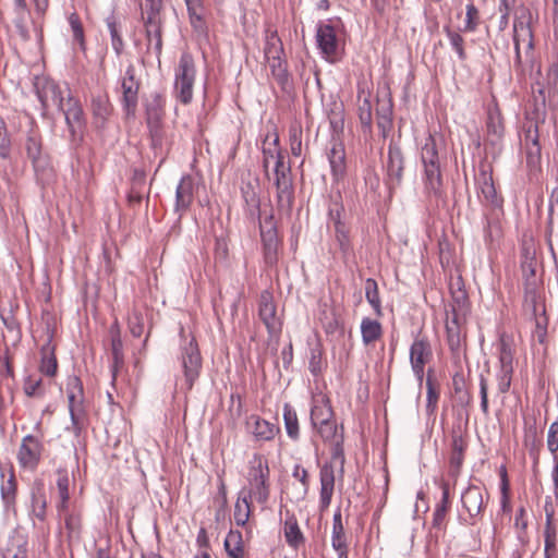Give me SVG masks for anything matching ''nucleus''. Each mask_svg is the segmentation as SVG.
Instances as JSON below:
<instances>
[{
    "label": "nucleus",
    "instance_id": "obj_24",
    "mask_svg": "<svg viewBox=\"0 0 558 558\" xmlns=\"http://www.w3.org/2000/svg\"><path fill=\"white\" fill-rule=\"evenodd\" d=\"M260 238L263 243L264 259L268 266H272L278 260V235L272 217L265 219L260 225Z\"/></svg>",
    "mask_w": 558,
    "mask_h": 558
},
{
    "label": "nucleus",
    "instance_id": "obj_26",
    "mask_svg": "<svg viewBox=\"0 0 558 558\" xmlns=\"http://www.w3.org/2000/svg\"><path fill=\"white\" fill-rule=\"evenodd\" d=\"M246 425L256 441H270L280 432L278 425L258 415H251L246 421Z\"/></svg>",
    "mask_w": 558,
    "mask_h": 558
},
{
    "label": "nucleus",
    "instance_id": "obj_21",
    "mask_svg": "<svg viewBox=\"0 0 558 558\" xmlns=\"http://www.w3.org/2000/svg\"><path fill=\"white\" fill-rule=\"evenodd\" d=\"M44 446L38 437L31 434L23 437L17 451L21 468L34 471L40 462Z\"/></svg>",
    "mask_w": 558,
    "mask_h": 558
},
{
    "label": "nucleus",
    "instance_id": "obj_15",
    "mask_svg": "<svg viewBox=\"0 0 558 558\" xmlns=\"http://www.w3.org/2000/svg\"><path fill=\"white\" fill-rule=\"evenodd\" d=\"M258 316L265 325L270 338L279 336L282 328V322L277 314L274 295L269 290L260 292L258 299Z\"/></svg>",
    "mask_w": 558,
    "mask_h": 558
},
{
    "label": "nucleus",
    "instance_id": "obj_42",
    "mask_svg": "<svg viewBox=\"0 0 558 558\" xmlns=\"http://www.w3.org/2000/svg\"><path fill=\"white\" fill-rule=\"evenodd\" d=\"M283 422L288 436L296 440L300 436L298 415L294 409L286 403L283 407Z\"/></svg>",
    "mask_w": 558,
    "mask_h": 558
},
{
    "label": "nucleus",
    "instance_id": "obj_29",
    "mask_svg": "<svg viewBox=\"0 0 558 558\" xmlns=\"http://www.w3.org/2000/svg\"><path fill=\"white\" fill-rule=\"evenodd\" d=\"M546 242L550 254L557 264L558 262V201L550 204L548 209L547 226L545 230Z\"/></svg>",
    "mask_w": 558,
    "mask_h": 558
},
{
    "label": "nucleus",
    "instance_id": "obj_57",
    "mask_svg": "<svg viewBox=\"0 0 558 558\" xmlns=\"http://www.w3.org/2000/svg\"><path fill=\"white\" fill-rule=\"evenodd\" d=\"M512 352L510 347L501 342L500 344V351H499V363H500V369L499 371H511L513 372L512 367Z\"/></svg>",
    "mask_w": 558,
    "mask_h": 558
},
{
    "label": "nucleus",
    "instance_id": "obj_44",
    "mask_svg": "<svg viewBox=\"0 0 558 558\" xmlns=\"http://www.w3.org/2000/svg\"><path fill=\"white\" fill-rule=\"evenodd\" d=\"M58 363L53 354V350L49 343L41 348V363L40 372L47 376H54L57 373Z\"/></svg>",
    "mask_w": 558,
    "mask_h": 558
},
{
    "label": "nucleus",
    "instance_id": "obj_25",
    "mask_svg": "<svg viewBox=\"0 0 558 558\" xmlns=\"http://www.w3.org/2000/svg\"><path fill=\"white\" fill-rule=\"evenodd\" d=\"M522 146L526 154V162L530 167H537L542 159V148L539 144V133L536 123L530 122L524 125V136Z\"/></svg>",
    "mask_w": 558,
    "mask_h": 558
},
{
    "label": "nucleus",
    "instance_id": "obj_23",
    "mask_svg": "<svg viewBox=\"0 0 558 558\" xmlns=\"http://www.w3.org/2000/svg\"><path fill=\"white\" fill-rule=\"evenodd\" d=\"M60 110L64 113L65 122L72 138H81L85 120L80 101L69 95L66 101L63 102V109Z\"/></svg>",
    "mask_w": 558,
    "mask_h": 558
},
{
    "label": "nucleus",
    "instance_id": "obj_20",
    "mask_svg": "<svg viewBox=\"0 0 558 558\" xmlns=\"http://www.w3.org/2000/svg\"><path fill=\"white\" fill-rule=\"evenodd\" d=\"M34 86L43 113L52 106L63 109L64 97L60 86L54 81L46 77L37 78Z\"/></svg>",
    "mask_w": 558,
    "mask_h": 558
},
{
    "label": "nucleus",
    "instance_id": "obj_64",
    "mask_svg": "<svg viewBox=\"0 0 558 558\" xmlns=\"http://www.w3.org/2000/svg\"><path fill=\"white\" fill-rule=\"evenodd\" d=\"M512 373L511 371H499L497 373V387L500 393H506L510 389Z\"/></svg>",
    "mask_w": 558,
    "mask_h": 558
},
{
    "label": "nucleus",
    "instance_id": "obj_53",
    "mask_svg": "<svg viewBox=\"0 0 558 558\" xmlns=\"http://www.w3.org/2000/svg\"><path fill=\"white\" fill-rule=\"evenodd\" d=\"M289 142L291 154L299 157L302 153V129L299 125H292L289 130Z\"/></svg>",
    "mask_w": 558,
    "mask_h": 558
},
{
    "label": "nucleus",
    "instance_id": "obj_35",
    "mask_svg": "<svg viewBox=\"0 0 558 558\" xmlns=\"http://www.w3.org/2000/svg\"><path fill=\"white\" fill-rule=\"evenodd\" d=\"M465 448L466 442L463 437L461 435H453L449 461V475L453 478H457L460 474V470L464 460Z\"/></svg>",
    "mask_w": 558,
    "mask_h": 558
},
{
    "label": "nucleus",
    "instance_id": "obj_7",
    "mask_svg": "<svg viewBox=\"0 0 558 558\" xmlns=\"http://www.w3.org/2000/svg\"><path fill=\"white\" fill-rule=\"evenodd\" d=\"M264 53L274 78L284 88L289 82V72L283 45L276 31L267 34Z\"/></svg>",
    "mask_w": 558,
    "mask_h": 558
},
{
    "label": "nucleus",
    "instance_id": "obj_22",
    "mask_svg": "<svg viewBox=\"0 0 558 558\" xmlns=\"http://www.w3.org/2000/svg\"><path fill=\"white\" fill-rule=\"evenodd\" d=\"M465 324V316L462 313L453 312L447 313L446 318V332H447V342L450 351L459 355L461 353L463 342H464V333L463 326Z\"/></svg>",
    "mask_w": 558,
    "mask_h": 558
},
{
    "label": "nucleus",
    "instance_id": "obj_37",
    "mask_svg": "<svg viewBox=\"0 0 558 558\" xmlns=\"http://www.w3.org/2000/svg\"><path fill=\"white\" fill-rule=\"evenodd\" d=\"M331 546L338 554L348 553V544L342 523L341 511L338 509L332 517Z\"/></svg>",
    "mask_w": 558,
    "mask_h": 558
},
{
    "label": "nucleus",
    "instance_id": "obj_62",
    "mask_svg": "<svg viewBox=\"0 0 558 558\" xmlns=\"http://www.w3.org/2000/svg\"><path fill=\"white\" fill-rule=\"evenodd\" d=\"M480 397H481V410L484 415L489 414L488 408V381L487 378L481 374L480 375Z\"/></svg>",
    "mask_w": 558,
    "mask_h": 558
},
{
    "label": "nucleus",
    "instance_id": "obj_48",
    "mask_svg": "<svg viewBox=\"0 0 558 558\" xmlns=\"http://www.w3.org/2000/svg\"><path fill=\"white\" fill-rule=\"evenodd\" d=\"M92 110L96 119L101 122L106 121L110 116L111 106L107 96H97L92 100Z\"/></svg>",
    "mask_w": 558,
    "mask_h": 558
},
{
    "label": "nucleus",
    "instance_id": "obj_47",
    "mask_svg": "<svg viewBox=\"0 0 558 558\" xmlns=\"http://www.w3.org/2000/svg\"><path fill=\"white\" fill-rule=\"evenodd\" d=\"M69 476L65 472H59L58 473V480H57V488L58 494L60 498V502L58 504V510L59 512H63L68 508L69 502Z\"/></svg>",
    "mask_w": 558,
    "mask_h": 558
},
{
    "label": "nucleus",
    "instance_id": "obj_13",
    "mask_svg": "<svg viewBox=\"0 0 558 558\" xmlns=\"http://www.w3.org/2000/svg\"><path fill=\"white\" fill-rule=\"evenodd\" d=\"M533 99L535 110L554 107L558 104V69L550 68L546 74V84L537 82L533 86Z\"/></svg>",
    "mask_w": 558,
    "mask_h": 558
},
{
    "label": "nucleus",
    "instance_id": "obj_8",
    "mask_svg": "<svg viewBox=\"0 0 558 558\" xmlns=\"http://www.w3.org/2000/svg\"><path fill=\"white\" fill-rule=\"evenodd\" d=\"M485 146L486 151L494 158L502 150L505 137V120L496 101L487 107Z\"/></svg>",
    "mask_w": 558,
    "mask_h": 558
},
{
    "label": "nucleus",
    "instance_id": "obj_9",
    "mask_svg": "<svg viewBox=\"0 0 558 558\" xmlns=\"http://www.w3.org/2000/svg\"><path fill=\"white\" fill-rule=\"evenodd\" d=\"M146 2L149 3V11L147 12V17L145 20L147 53L153 51L158 60V63L160 64L162 35L159 9L161 0H146Z\"/></svg>",
    "mask_w": 558,
    "mask_h": 558
},
{
    "label": "nucleus",
    "instance_id": "obj_28",
    "mask_svg": "<svg viewBox=\"0 0 558 558\" xmlns=\"http://www.w3.org/2000/svg\"><path fill=\"white\" fill-rule=\"evenodd\" d=\"M331 174L335 181L343 179L347 171L345 150L341 142L333 140L327 153Z\"/></svg>",
    "mask_w": 558,
    "mask_h": 558
},
{
    "label": "nucleus",
    "instance_id": "obj_33",
    "mask_svg": "<svg viewBox=\"0 0 558 558\" xmlns=\"http://www.w3.org/2000/svg\"><path fill=\"white\" fill-rule=\"evenodd\" d=\"M25 150L31 159L35 171H39L46 167V159L41 153V140L37 132L31 131L26 137Z\"/></svg>",
    "mask_w": 558,
    "mask_h": 558
},
{
    "label": "nucleus",
    "instance_id": "obj_19",
    "mask_svg": "<svg viewBox=\"0 0 558 558\" xmlns=\"http://www.w3.org/2000/svg\"><path fill=\"white\" fill-rule=\"evenodd\" d=\"M530 22L531 13L527 9H522L520 15L515 16L513 21V43L517 63H521V45H524L527 51L533 49V32Z\"/></svg>",
    "mask_w": 558,
    "mask_h": 558
},
{
    "label": "nucleus",
    "instance_id": "obj_17",
    "mask_svg": "<svg viewBox=\"0 0 558 558\" xmlns=\"http://www.w3.org/2000/svg\"><path fill=\"white\" fill-rule=\"evenodd\" d=\"M136 69L133 63L126 66L120 80L121 102L126 116H134L138 104L140 81L135 77Z\"/></svg>",
    "mask_w": 558,
    "mask_h": 558
},
{
    "label": "nucleus",
    "instance_id": "obj_63",
    "mask_svg": "<svg viewBox=\"0 0 558 558\" xmlns=\"http://www.w3.org/2000/svg\"><path fill=\"white\" fill-rule=\"evenodd\" d=\"M466 294L464 291H460L457 295L453 296V302L450 305V310L447 313L458 312L462 313L463 316H466L468 306H466Z\"/></svg>",
    "mask_w": 558,
    "mask_h": 558
},
{
    "label": "nucleus",
    "instance_id": "obj_27",
    "mask_svg": "<svg viewBox=\"0 0 558 558\" xmlns=\"http://www.w3.org/2000/svg\"><path fill=\"white\" fill-rule=\"evenodd\" d=\"M195 184L191 175H184L180 180L175 190L174 210L182 215L193 203Z\"/></svg>",
    "mask_w": 558,
    "mask_h": 558
},
{
    "label": "nucleus",
    "instance_id": "obj_18",
    "mask_svg": "<svg viewBox=\"0 0 558 558\" xmlns=\"http://www.w3.org/2000/svg\"><path fill=\"white\" fill-rule=\"evenodd\" d=\"M487 500L488 494L486 493L485 497V489L476 485H470L462 493L461 502L463 509L468 513V519H465V522L469 525H474L481 518Z\"/></svg>",
    "mask_w": 558,
    "mask_h": 558
},
{
    "label": "nucleus",
    "instance_id": "obj_12",
    "mask_svg": "<svg viewBox=\"0 0 558 558\" xmlns=\"http://www.w3.org/2000/svg\"><path fill=\"white\" fill-rule=\"evenodd\" d=\"M476 185L482 203L489 207L490 211H502L504 198L496 190L490 168L481 167Z\"/></svg>",
    "mask_w": 558,
    "mask_h": 558
},
{
    "label": "nucleus",
    "instance_id": "obj_58",
    "mask_svg": "<svg viewBox=\"0 0 558 558\" xmlns=\"http://www.w3.org/2000/svg\"><path fill=\"white\" fill-rule=\"evenodd\" d=\"M69 24L73 33V39L81 46H84V31L80 17L76 14H71Z\"/></svg>",
    "mask_w": 558,
    "mask_h": 558
},
{
    "label": "nucleus",
    "instance_id": "obj_30",
    "mask_svg": "<svg viewBox=\"0 0 558 558\" xmlns=\"http://www.w3.org/2000/svg\"><path fill=\"white\" fill-rule=\"evenodd\" d=\"M333 418V411L329 399L325 395H318L313 398L311 408V423L315 427Z\"/></svg>",
    "mask_w": 558,
    "mask_h": 558
},
{
    "label": "nucleus",
    "instance_id": "obj_45",
    "mask_svg": "<svg viewBox=\"0 0 558 558\" xmlns=\"http://www.w3.org/2000/svg\"><path fill=\"white\" fill-rule=\"evenodd\" d=\"M1 498L5 509L13 508L16 499V481L13 473L1 485Z\"/></svg>",
    "mask_w": 558,
    "mask_h": 558
},
{
    "label": "nucleus",
    "instance_id": "obj_32",
    "mask_svg": "<svg viewBox=\"0 0 558 558\" xmlns=\"http://www.w3.org/2000/svg\"><path fill=\"white\" fill-rule=\"evenodd\" d=\"M14 2V19L13 25L20 38L23 41H27L31 38L28 23L31 21V13L27 8V3L25 0L22 2Z\"/></svg>",
    "mask_w": 558,
    "mask_h": 558
},
{
    "label": "nucleus",
    "instance_id": "obj_59",
    "mask_svg": "<svg viewBox=\"0 0 558 558\" xmlns=\"http://www.w3.org/2000/svg\"><path fill=\"white\" fill-rule=\"evenodd\" d=\"M547 449L554 456L558 451V421L553 422L547 432Z\"/></svg>",
    "mask_w": 558,
    "mask_h": 558
},
{
    "label": "nucleus",
    "instance_id": "obj_46",
    "mask_svg": "<svg viewBox=\"0 0 558 558\" xmlns=\"http://www.w3.org/2000/svg\"><path fill=\"white\" fill-rule=\"evenodd\" d=\"M365 296L377 315H381V302L376 280L367 278L365 281Z\"/></svg>",
    "mask_w": 558,
    "mask_h": 558
},
{
    "label": "nucleus",
    "instance_id": "obj_1",
    "mask_svg": "<svg viewBox=\"0 0 558 558\" xmlns=\"http://www.w3.org/2000/svg\"><path fill=\"white\" fill-rule=\"evenodd\" d=\"M441 142V137L437 138L435 135L428 134L421 147L420 160L423 168V192L428 199L438 201L445 195L439 153Z\"/></svg>",
    "mask_w": 558,
    "mask_h": 558
},
{
    "label": "nucleus",
    "instance_id": "obj_10",
    "mask_svg": "<svg viewBox=\"0 0 558 558\" xmlns=\"http://www.w3.org/2000/svg\"><path fill=\"white\" fill-rule=\"evenodd\" d=\"M433 360V349L426 336L418 333L410 345V365L418 386L425 376V366Z\"/></svg>",
    "mask_w": 558,
    "mask_h": 558
},
{
    "label": "nucleus",
    "instance_id": "obj_16",
    "mask_svg": "<svg viewBox=\"0 0 558 558\" xmlns=\"http://www.w3.org/2000/svg\"><path fill=\"white\" fill-rule=\"evenodd\" d=\"M181 365L184 373V379L187 390H191L194 383L199 377L202 369V356L198 345L194 339H191L182 347Z\"/></svg>",
    "mask_w": 558,
    "mask_h": 558
},
{
    "label": "nucleus",
    "instance_id": "obj_40",
    "mask_svg": "<svg viewBox=\"0 0 558 558\" xmlns=\"http://www.w3.org/2000/svg\"><path fill=\"white\" fill-rule=\"evenodd\" d=\"M225 549L231 558H244L242 534L239 531H230L225 539Z\"/></svg>",
    "mask_w": 558,
    "mask_h": 558
},
{
    "label": "nucleus",
    "instance_id": "obj_54",
    "mask_svg": "<svg viewBox=\"0 0 558 558\" xmlns=\"http://www.w3.org/2000/svg\"><path fill=\"white\" fill-rule=\"evenodd\" d=\"M65 529L69 538H80L82 530L81 515L77 513H70L65 517Z\"/></svg>",
    "mask_w": 558,
    "mask_h": 558
},
{
    "label": "nucleus",
    "instance_id": "obj_38",
    "mask_svg": "<svg viewBox=\"0 0 558 558\" xmlns=\"http://www.w3.org/2000/svg\"><path fill=\"white\" fill-rule=\"evenodd\" d=\"M361 335L365 345L375 342L383 335L380 323L369 317H364L361 322Z\"/></svg>",
    "mask_w": 558,
    "mask_h": 558
},
{
    "label": "nucleus",
    "instance_id": "obj_2",
    "mask_svg": "<svg viewBox=\"0 0 558 558\" xmlns=\"http://www.w3.org/2000/svg\"><path fill=\"white\" fill-rule=\"evenodd\" d=\"M264 168L268 169L271 159H275L274 177L275 186L277 190V203L281 209L290 210L294 201V191L291 179L290 167H287L283 161V156L280 150L275 147L272 149H264Z\"/></svg>",
    "mask_w": 558,
    "mask_h": 558
},
{
    "label": "nucleus",
    "instance_id": "obj_55",
    "mask_svg": "<svg viewBox=\"0 0 558 558\" xmlns=\"http://www.w3.org/2000/svg\"><path fill=\"white\" fill-rule=\"evenodd\" d=\"M129 329L133 337H141L144 332V317L141 312L133 311L129 316Z\"/></svg>",
    "mask_w": 558,
    "mask_h": 558
},
{
    "label": "nucleus",
    "instance_id": "obj_43",
    "mask_svg": "<svg viewBox=\"0 0 558 558\" xmlns=\"http://www.w3.org/2000/svg\"><path fill=\"white\" fill-rule=\"evenodd\" d=\"M444 32L449 40L450 47L457 53L458 59L460 61H465L468 59V54L464 47L465 41L462 35L459 32L451 29L449 26L444 27Z\"/></svg>",
    "mask_w": 558,
    "mask_h": 558
},
{
    "label": "nucleus",
    "instance_id": "obj_11",
    "mask_svg": "<svg viewBox=\"0 0 558 558\" xmlns=\"http://www.w3.org/2000/svg\"><path fill=\"white\" fill-rule=\"evenodd\" d=\"M316 44L323 58L328 62H335L339 56L340 40L336 27L329 20L319 22L316 26Z\"/></svg>",
    "mask_w": 558,
    "mask_h": 558
},
{
    "label": "nucleus",
    "instance_id": "obj_34",
    "mask_svg": "<svg viewBox=\"0 0 558 558\" xmlns=\"http://www.w3.org/2000/svg\"><path fill=\"white\" fill-rule=\"evenodd\" d=\"M501 215L502 211H490L485 214L486 223L484 226V240L489 246H493L502 238Z\"/></svg>",
    "mask_w": 558,
    "mask_h": 558
},
{
    "label": "nucleus",
    "instance_id": "obj_31",
    "mask_svg": "<svg viewBox=\"0 0 558 558\" xmlns=\"http://www.w3.org/2000/svg\"><path fill=\"white\" fill-rule=\"evenodd\" d=\"M545 511L544 556L545 558H557V529L554 524V510L546 506Z\"/></svg>",
    "mask_w": 558,
    "mask_h": 558
},
{
    "label": "nucleus",
    "instance_id": "obj_61",
    "mask_svg": "<svg viewBox=\"0 0 558 558\" xmlns=\"http://www.w3.org/2000/svg\"><path fill=\"white\" fill-rule=\"evenodd\" d=\"M308 368L313 375H317L323 368L322 350L318 345L311 349Z\"/></svg>",
    "mask_w": 558,
    "mask_h": 558
},
{
    "label": "nucleus",
    "instance_id": "obj_56",
    "mask_svg": "<svg viewBox=\"0 0 558 558\" xmlns=\"http://www.w3.org/2000/svg\"><path fill=\"white\" fill-rule=\"evenodd\" d=\"M426 399H427V409L434 410L437 405V401L439 398V392L435 387L434 380L432 378V371L429 369L426 377Z\"/></svg>",
    "mask_w": 558,
    "mask_h": 558
},
{
    "label": "nucleus",
    "instance_id": "obj_41",
    "mask_svg": "<svg viewBox=\"0 0 558 558\" xmlns=\"http://www.w3.org/2000/svg\"><path fill=\"white\" fill-rule=\"evenodd\" d=\"M251 499L239 493L236 502L234 505V522L239 526H244L251 515Z\"/></svg>",
    "mask_w": 558,
    "mask_h": 558
},
{
    "label": "nucleus",
    "instance_id": "obj_5",
    "mask_svg": "<svg viewBox=\"0 0 558 558\" xmlns=\"http://www.w3.org/2000/svg\"><path fill=\"white\" fill-rule=\"evenodd\" d=\"M196 77V68L191 53L183 52L174 71V95L183 105L193 99V87Z\"/></svg>",
    "mask_w": 558,
    "mask_h": 558
},
{
    "label": "nucleus",
    "instance_id": "obj_60",
    "mask_svg": "<svg viewBox=\"0 0 558 558\" xmlns=\"http://www.w3.org/2000/svg\"><path fill=\"white\" fill-rule=\"evenodd\" d=\"M33 513L39 520L44 521L46 518V498L44 495H34L32 500Z\"/></svg>",
    "mask_w": 558,
    "mask_h": 558
},
{
    "label": "nucleus",
    "instance_id": "obj_14",
    "mask_svg": "<svg viewBox=\"0 0 558 558\" xmlns=\"http://www.w3.org/2000/svg\"><path fill=\"white\" fill-rule=\"evenodd\" d=\"M405 168L404 155L400 146L391 141L388 146V155L386 162V179L385 182L390 193L399 187L403 180V171Z\"/></svg>",
    "mask_w": 558,
    "mask_h": 558
},
{
    "label": "nucleus",
    "instance_id": "obj_36",
    "mask_svg": "<svg viewBox=\"0 0 558 558\" xmlns=\"http://www.w3.org/2000/svg\"><path fill=\"white\" fill-rule=\"evenodd\" d=\"M284 538L288 545L294 549H298L304 544L305 538L299 526L298 520L294 513L286 511V519L283 525Z\"/></svg>",
    "mask_w": 558,
    "mask_h": 558
},
{
    "label": "nucleus",
    "instance_id": "obj_49",
    "mask_svg": "<svg viewBox=\"0 0 558 558\" xmlns=\"http://www.w3.org/2000/svg\"><path fill=\"white\" fill-rule=\"evenodd\" d=\"M481 24V15L478 9L473 3H468L465 7V20L462 32L473 33Z\"/></svg>",
    "mask_w": 558,
    "mask_h": 558
},
{
    "label": "nucleus",
    "instance_id": "obj_39",
    "mask_svg": "<svg viewBox=\"0 0 558 558\" xmlns=\"http://www.w3.org/2000/svg\"><path fill=\"white\" fill-rule=\"evenodd\" d=\"M106 24L111 38V46L117 56H121L124 50V41L122 38L121 27L117 22L114 15H110L106 19Z\"/></svg>",
    "mask_w": 558,
    "mask_h": 558
},
{
    "label": "nucleus",
    "instance_id": "obj_3",
    "mask_svg": "<svg viewBox=\"0 0 558 558\" xmlns=\"http://www.w3.org/2000/svg\"><path fill=\"white\" fill-rule=\"evenodd\" d=\"M269 466L267 460L260 453L253 454L248 462L247 483L248 489H242L240 493L247 498L256 499L260 505H265L270 495L269 488Z\"/></svg>",
    "mask_w": 558,
    "mask_h": 558
},
{
    "label": "nucleus",
    "instance_id": "obj_6",
    "mask_svg": "<svg viewBox=\"0 0 558 558\" xmlns=\"http://www.w3.org/2000/svg\"><path fill=\"white\" fill-rule=\"evenodd\" d=\"M66 396L71 417V426L68 429L78 436L86 425V412L84 408L83 383L77 376L68 378Z\"/></svg>",
    "mask_w": 558,
    "mask_h": 558
},
{
    "label": "nucleus",
    "instance_id": "obj_51",
    "mask_svg": "<svg viewBox=\"0 0 558 558\" xmlns=\"http://www.w3.org/2000/svg\"><path fill=\"white\" fill-rule=\"evenodd\" d=\"M163 98L156 94L146 107V121H162Z\"/></svg>",
    "mask_w": 558,
    "mask_h": 558
},
{
    "label": "nucleus",
    "instance_id": "obj_50",
    "mask_svg": "<svg viewBox=\"0 0 558 558\" xmlns=\"http://www.w3.org/2000/svg\"><path fill=\"white\" fill-rule=\"evenodd\" d=\"M324 441L332 442L342 439V435L338 433V427L335 420L327 421L314 427Z\"/></svg>",
    "mask_w": 558,
    "mask_h": 558
},
{
    "label": "nucleus",
    "instance_id": "obj_52",
    "mask_svg": "<svg viewBox=\"0 0 558 558\" xmlns=\"http://www.w3.org/2000/svg\"><path fill=\"white\" fill-rule=\"evenodd\" d=\"M359 119L364 131H371L373 116H372V104L367 97H364L362 101H359Z\"/></svg>",
    "mask_w": 558,
    "mask_h": 558
},
{
    "label": "nucleus",
    "instance_id": "obj_4",
    "mask_svg": "<svg viewBox=\"0 0 558 558\" xmlns=\"http://www.w3.org/2000/svg\"><path fill=\"white\" fill-rule=\"evenodd\" d=\"M331 448V460L332 463H325L319 471V482H320V492H319V505L322 510H326L331 502L333 488H335V464H339L340 472H343L344 468V452L342 446V439H338L332 441Z\"/></svg>",
    "mask_w": 558,
    "mask_h": 558
}]
</instances>
